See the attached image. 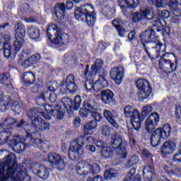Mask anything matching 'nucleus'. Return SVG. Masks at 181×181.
I'll use <instances>...</instances> for the list:
<instances>
[{"instance_id": "obj_1", "label": "nucleus", "mask_w": 181, "mask_h": 181, "mask_svg": "<svg viewBox=\"0 0 181 181\" xmlns=\"http://www.w3.org/2000/svg\"><path fill=\"white\" fill-rule=\"evenodd\" d=\"M44 110L45 111L42 112L40 111L39 108H35L28 112V121L31 122L32 126L25 125L23 120H21L17 126L18 128H21V127L24 128L27 134V137L31 139L34 146L37 145V146H42L43 148H45V144L46 143L39 139L40 132L50 129V123L45 122L40 117V115L43 117V114L45 115L49 114L46 112V108H44Z\"/></svg>"}, {"instance_id": "obj_2", "label": "nucleus", "mask_w": 181, "mask_h": 181, "mask_svg": "<svg viewBox=\"0 0 181 181\" xmlns=\"http://www.w3.org/2000/svg\"><path fill=\"white\" fill-rule=\"evenodd\" d=\"M140 39L144 45V43H156V46L153 47V51L156 52L155 54H152V56L156 57V59H158V57H160L159 65L160 69L162 68V64H168L170 66V71L169 73H173V71H176V65H175L174 63L172 62V61L169 59H165L163 57H166L168 55L171 54L173 57L175 59V64H177V58L176 57V55L173 54V53L170 54H163L166 47L163 46V45L160 44L159 42V37L155 36V30L152 29L146 30L141 35Z\"/></svg>"}, {"instance_id": "obj_3", "label": "nucleus", "mask_w": 181, "mask_h": 181, "mask_svg": "<svg viewBox=\"0 0 181 181\" xmlns=\"http://www.w3.org/2000/svg\"><path fill=\"white\" fill-rule=\"evenodd\" d=\"M59 105H56L54 109L52 106L49 105H44V108H45V112H47V115L45 113H42L43 118L45 119H52V117L57 118V119H63L64 118V112L63 110L66 108V110H71L73 108V100L69 98H64L62 99V103H59Z\"/></svg>"}, {"instance_id": "obj_4", "label": "nucleus", "mask_w": 181, "mask_h": 181, "mask_svg": "<svg viewBox=\"0 0 181 181\" xmlns=\"http://www.w3.org/2000/svg\"><path fill=\"white\" fill-rule=\"evenodd\" d=\"M94 142V138L93 136H88L86 138L84 136H78L75 141H72L69 146V157L71 160H77L80 155H83L84 150L83 146L84 145H88V144H93Z\"/></svg>"}, {"instance_id": "obj_5", "label": "nucleus", "mask_w": 181, "mask_h": 181, "mask_svg": "<svg viewBox=\"0 0 181 181\" xmlns=\"http://www.w3.org/2000/svg\"><path fill=\"white\" fill-rule=\"evenodd\" d=\"M15 37L16 40L13 42V47L10 44V49H8L10 52V57H15L16 53L23 47L25 43V35H26V28L25 25L22 24L20 21H18L15 25ZM13 52V53H12Z\"/></svg>"}, {"instance_id": "obj_6", "label": "nucleus", "mask_w": 181, "mask_h": 181, "mask_svg": "<svg viewBox=\"0 0 181 181\" xmlns=\"http://www.w3.org/2000/svg\"><path fill=\"white\" fill-rule=\"evenodd\" d=\"M2 165L4 168H11V169L14 170V174L13 177L14 180L18 179V181H32L30 176L28 175V170L25 171L18 172V168L16 165V156L13 153H11L8 156L5 157L3 160Z\"/></svg>"}, {"instance_id": "obj_7", "label": "nucleus", "mask_w": 181, "mask_h": 181, "mask_svg": "<svg viewBox=\"0 0 181 181\" xmlns=\"http://www.w3.org/2000/svg\"><path fill=\"white\" fill-rule=\"evenodd\" d=\"M94 12L91 4H86L75 9V18L80 22H86L88 26H94L95 23V16L92 13Z\"/></svg>"}, {"instance_id": "obj_8", "label": "nucleus", "mask_w": 181, "mask_h": 181, "mask_svg": "<svg viewBox=\"0 0 181 181\" xmlns=\"http://www.w3.org/2000/svg\"><path fill=\"white\" fill-rule=\"evenodd\" d=\"M47 34L49 40L54 45L63 46L69 42V35L67 34H62L60 28L55 24H49L47 28Z\"/></svg>"}, {"instance_id": "obj_9", "label": "nucleus", "mask_w": 181, "mask_h": 181, "mask_svg": "<svg viewBox=\"0 0 181 181\" xmlns=\"http://www.w3.org/2000/svg\"><path fill=\"white\" fill-rule=\"evenodd\" d=\"M76 169L79 176L97 175L101 172L100 165L93 161H81L77 163Z\"/></svg>"}, {"instance_id": "obj_10", "label": "nucleus", "mask_w": 181, "mask_h": 181, "mask_svg": "<svg viewBox=\"0 0 181 181\" xmlns=\"http://www.w3.org/2000/svg\"><path fill=\"white\" fill-rule=\"evenodd\" d=\"M170 125L166 124L163 126V129L158 128L151 134V144L152 146H158L160 144L161 139H168L170 136Z\"/></svg>"}, {"instance_id": "obj_11", "label": "nucleus", "mask_w": 181, "mask_h": 181, "mask_svg": "<svg viewBox=\"0 0 181 181\" xmlns=\"http://www.w3.org/2000/svg\"><path fill=\"white\" fill-rule=\"evenodd\" d=\"M124 116L126 118H130L133 128L138 131L141 128L142 119H141V114L138 110H135L132 106L127 105L124 109Z\"/></svg>"}, {"instance_id": "obj_12", "label": "nucleus", "mask_w": 181, "mask_h": 181, "mask_svg": "<svg viewBox=\"0 0 181 181\" xmlns=\"http://www.w3.org/2000/svg\"><path fill=\"white\" fill-rule=\"evenodd\" d=\"M44 162H49L52 166H55L58 170H64L66 169V163L64 158L57 153H49L42 157Z\"/></svg>"}, {"instance_id": "obj_13", "label": "nucleus", "mask_w": 181, "mask_h": 181, "mask_svg": "<svg viewBox=\"0 0 181 181\" xmlns=\"http://www.w3.org/2000/svg\"><path fill=\"white\" fill-rule=\"evenodd\" d=\"M85 112H90L96 122L101 121V115L97 112L98 111V103L93 98L88 99L83 103Z\"/></svg>"}, {"instance_id": "obj_14", "label": "nucleus", "mask_w": 181, "mask_h": 181, "mask_svg": "<svg viewBox=\"0 0 181 181\" xmlns=\"http://www.w3.org/2000/svg\"><path fill=\"white\" fill-rule=\"evenodd\" d=\"M135 84L139 90V97L140 100H146L151 95V93H152V88H151L149 82L144 78H139L136 81Z\"/></svg>"}, {"instance_id": "obj_15", "label": "nucleus", "mask_w": 181, "mask_h": 181, "mask_svg": "<svg viewBox=\"0 0 181 181\" xmlns=\"http://www.w3.org/2000/svg\"><path fill=\"white\" fill-rule=\"evenodd\" d=\"M60 90L62 94L66 93L74 94V93L77 91L78 87L74 82V75H69L65 81H62L61 83Z\"/></svg>"}, {"instance_id": "obj_16", "label": "nucleus", "mask_w": 181, "mask_h": 181, "mask_svg": "<svg viewBox=\"0 0 181 181\" xmlns=\"http://www.w3.org/2000/svg\"><path fill=\"white\" fill-rule=\"evenodd\" d=\"M30 169L34 175H37L40 179L47 180L49 176V170L42 165L37 163H31Z\"/></svg>"}, {"instance_id": "obj_17", "label": "nucleus", "mask_w": 181, "mask_h": 181, "mask_svg": "<svg viewBox=\"0 0 181 181\" xmlns=\"http://www.w3.org/2000/svg\"><path fill=\"white\" fill-rule=\"evenodd\" d=\"M9 49H11V36L8 34L0 33V50H4L6 59H9L11 53H13L9 51Z\"/></svg>"}, {"instance_id": "obj_18", "label": "nucleus", "mask_w": 181, "mask_h": 181, "mask_svg": "<svg viewBox=\"0 0 181 181\" xmlns=\"http://www.w3.org/2000/svg\"><path fill=\"white\" fill-rule=\"evenodd\" d=\"M159 121H160V116H159V113L153 112L150 114L145 121V128L147 132H152V131L158 127Z\"/></svg>"}, {"instance_id": "obj_19", "label": "nucleus", "mask_w": 181, "mask_h": 181, "mask_svg": "<svg viewBox=\"0 0 181 181\" xmlns=\"http://www.w3.org/2000/svg\"><path fill=\"white\" fill-rule=\"evenodd\" d=\"M4 161L0 160V181H18L19 178L14 180L15 170L8 168L5 173V165H2Z\"/></svg>"}, {"instance_id": "obj_20", "label": "nucleus", "mask_w": 181, "mask_h": 181, "mask_svg": "<svg viewBox=\"0 0 181 181\" xmlns=\"http://www.w3.org/2000/svg\"><path fill=\"white\" fill-rule=\"evenodd\" d=\"M14 138H16L17 140L10 144L11 145H13V151L16 152V153L23 152L25 148H26V145H25L26 139L21 136H14Z\"/></svg>"}, {"instance_id": "obj_21", "label": "nucleus", "mask_w": 181, "mask_h": 181, "mask_svg": "<svg viewBox=\"0 0 181 181\" xmlns=\"http://www.w3.org/2000/svg\"><path fill=\"white\" fill-rule=\"evenodd\" d=\"M110 77L115 81L116 84H121L124 78V68L119 66L113 68L110 71Z\"/></svg>"}, {"instance_id": "obj_22", "label": "nucleus", "mask_w": 181, "mask_h": 181, "mask_svg": "<svg viewBox=\"0 0 181 181\" xmlns=\"http://www.w3.org/2000/svg\"><path fill=\"white\" fill-rule=\"evenodd\" d=\"M12 136V131L7 129L3 130L0 132V144H13L15 141H17L16 138Z\"/></svg>"}, {"instance_id": "obj_23", "label": "nucleus", "mask_w": 181, "mask_h": 181, "mask_svg": "<svg viewBox=\"0 0 181 181\" xmlns=\"http://www.w3.org/2000/svg\"><path fill=\"white\" fill-rule=\"evenodd\" d=\"M97 148L102 149L100 151L101 155L106 158H111L114 153V149L111 147L107 146V144L103 141L96 142Z\"/></svg>"}, {"instance_id": "obj_24", "label": "nucleus", "mask_w": 181, "mask_h": 181, "mask_svg": "<svg viewBox=\"0 0 181 181\" xmlns=\"http://www.w3.org/2000/svg\"><path fill=\"white\" fill-rule=\"evenodd\" d=\"M152 12H153V10L148 8L139 13H132L133 17L132 18V22L135 23L139 22V21H142V19H146Z\"/></svg>"}, {"instance_id": "obj_25", "label": "nucleus", "mask_w": 181, "mask_h": 181, "mask_svg": "<svg viewBox=\"0 0 181 181\" xmlns=\"http://www.w3.org/2000/svg\"><path fill=\"white\" fill-rule=\"evenodd\" d=\"M104 117L106 118L107 121L110 122V125L113 127V128H118L119 126L117 122V118L118 117V115L115 112H111L110 110H105L103 112Z\"/></svg>"}, {"instance_id": "obj_26", "label": "nucleus", "mask_w": 181, "mask_h": 181, "mask_svg": "<svg viewBox=\"0 0 181 181\" xmlns=\"http://www.w3.org/2000/svg\"><path fill=\"white\" fill-rule=\"evenodd\" d=\"M176 149V143L173 141H166L161 147L160 152L163 155H170Z\"/></svg>"}, {"instance_id": "obj_27", "label": "nucleus", "mask_w": 181, "mask_h": 181, "mask_svg": "<svg viewBox=\"0 0 181 181\" xmlns=\"http://www.w3.org/2000/svg\"><path fill=\"white\" fill-rule=\"evenodd\" d=\"M100 98L103 104H110L112 103L114 93L110 90H102L100 93Z\"/></svg>"}, {"instance_id": "obj_28", "label": "nucleus", "mask_w": 181, "mask_h": 181, "mask_svg": "<svg viewBox=\"0 0 181 181\" xmlns=\"http://www.w3.org/2000/svg\"><path fill=\"white\" fill-rule=\"evenodd\" d=\"M11 104L9 96H5L3 92H0V111L5 112Z\"/></svg>"}, {"instance_id": "obj_29", "label": "nucleus", "mask_w": 181, "mask_h": 181, "mask_svg": "<svg viewBox=\"0 0 181 181\" xmlns=\"http://www.w3.org/2000/svg\"><path fill=\"white\" fill-rule=\"evenodd\" d=\"M48 96V98L50 103H54L57 101V94L55 92H47V93H42L39 98H37L38 101H43L45 103L46 101V97Z\"/></svg>"}, {"instance_id": "obj_30", "label": "nucleus", "mask_w": 181, "mask_h": 181, "mask_svg": "<svg viewBox=\"0 0 181 181\" xmlns=\"http://www.w3.org/2000/svg\"><path fill=\"white\" fill-rule=\"evenodd\" d=\"M54 13L57 19H63L66 13V5L64 3H59L55 6Z\"/></svg>"}, {"instance_id": "obj_31", "label": "nucleus", "mask_w": 181, "mask_h": 181, "mask_svg": "<svg viewBox=\"0 0 181 181\" xmlns=\"http://www.w3.org/2000/svg\"><path fill=\"white\" fill-rule=\"evenodd\" d=\"M104 66V62L101 59H96L95 63L91 66L92 72H90V76H95L97 73H100L103 70V66Z\"/></svg>"}, {"instance_id": "obj_32", "label": "nucleus", "mask_w": 181, "mask_h": 181, "mask_svg": "<svg viewBox=\"0 0 181 181\" xmlns=\"http://www.w3.org/2000/svg\"><path fill=\"white\" fill-rule=\"evenodd\" d=\"M120 8H137L139 0H119Z\"/></svg>"}, {"instance_id": "obj_33", "label": "nucleus", "mask_w": 181, "mask_h": 181, "mask_svg": "<svg viewBox=\"0 0 181 181\" xmlns=\"http://www.w3.org/2000/svg\"><path fill=\"white\" fill-rule=\"evenodd\" d=\"M108 87V82L103 76H100L98 81L95 82V93H98L100 90Z\"/></svg>"}, {"instance_id": "obj_34", "label": "nucleus", "mask_w": 181, "mask_h": 181, "mask_svg": "<svg viewBox=\"0 0 181 181\" xmlns=\"http://www.w3.org/2000/svg\"><path fill=\"white\" fill-rule=\"evenodd\" d=\"M112 25L115 26V29L117 30L119 36L121 37H124L125 36V33H127V31L125 30V28H122L121 25H122V21L120 18H115L112 21Z\"/></svg>"}, {"instance_id": "obj_35", "label": "nucleus", "mask_w": 181, "mask_h": 181, "mask_svg": "<svg viewBox=\"0 0 181 181\" xmlns=\"http://www.w3.org/2000/svg\"><path fill=\"white\" fill-rule=\"evenodd\" d=\"M97 121L92 120L91 122L86 123L83 127V134L84 135H91L93 134V129L97 128Z\"/></svg>"}, {"instance_id": "obj_36", "label": "nucleus", "mask_w": 181, "mask_h": 181, "mask_svg": "<svg viewBox=\"0 0 181 181\" xmlns=\"http://www.w3.org/2000/svg\"><path fill=\"white\" fill-rule=\"evenodd\" d=\"M22 77L24 84H27V86H30L35 83V77L33 72H25L23 74Z\"/></svg>"}, {"instance_id": "obj_37", "label": "nucleus", "mask_w": 181, "mask_h": 181, "mask_svg": "<svg viewBox=\"0 0 181 181\" xmlns=\"http://www.w3.org/2000/svg\"><path fill=\"white\" fill-rule=\"evenodd\" d=\"M116 151L117 155L122 156L124 159L127 158V141H123L121 143V145L118 146L116 148L114 149Z\"/></svg>"}, {"instance_id": "obj_38", "label": "nucleus", "mask_w": 181, "mask_h": 181, "mask_svg": "<svg viewBox=\"0 0 181 181\" xmlns=\"http://www.w3.org/2000/svg\"><path fill=\"white\" fill-rule=\"evenodd\" d=\"M136 170L132 168L123 181H141V175H135Z\"/></svg>"}, {"instance_id": "obj_39", "label": "nucleus", "mask_w": 181, "mask_h": 181, "mask_svg": "<svg viewBox=\"0 0 181 181\" xmlns=\"http://www.w3.org/2000/svg\"><path fill=\"white\" fill-rule=\"evenodd\" d=\"M37 62H39V56L32 55L23 62L22 66L24 69H28V67L32 66V64H36Z\"/></svg>"}, {"instance_id": "obj_40", "label": "nucleus", "mask_w": 181, "mask_h": 181, "mask_svg": "<svg viewBox=\"0 0 181 181\" xmlns=\"http://www.w3.org/2000/svg\"><path fill=\"white\" fill-rule=\"evenodd\" d=\"M152 24L153 28H156V30L159 32V30H160V29H162V28H163L166 25V23L165 22L163 18L161 19L160 18L154 17L153 18Z\"/></svg>"}, {"instance_id": "obj_41", "label": "nucleus", "mask_w": 181, "mask_h": 181, "mask_svg": "<svg viewBox=\"0 0 181 181\" xmlns=\"http://www.w3.org/2000/svg\"><path fill=\"white\" fill-rule=\"evenodd\" d=\"M0 84L6 86V87H12V83H11V76L8 74H4L0 75Z\"/></svg>"}, {"instance_id": "obj_42", "label": "nucleus", "mask_w": 181, "mask_h": 181, "mask_svg": "<svg viewBox=\"0 0 181 181\" xmlns=\"http://www.w3.org/2000/svg\"><path fill=\"white\" fill-rule=\"evenodd\" d=\"M28 35L31 39H37L40 36L39 28L31 26L28 29Z\"/></svg>"}, {"instance_id": "obj_43", "label": "nucleus", "mask_w": 181, "mask_h": 181, "mask_svg": "<svg viewBox=\"0 0 181 181\" xmlns=\"http://www.w3.org/2000/svg\"><path fill=\"white\" fill-rule=\"evenodd\" d=\"M122 140L121 139V137L118 136L117 134H115L112 136V139L110 141V145L113 149H116V148H118L122 144Z\"/></svg>"}, {"instance_id": "obj_44", "label": "nucleus", "mask_w": 181, "mask_h": 181, "mask_svg": "<svg viewBox=\"0 0 181 181\" xmlns=\"http://www.w3.org/2000/svg\"><path fill=\"white\" fill-rule=\"evenodd\" d=\"M117 176H118V172L114 169L107 170L104 173V177L106 180H110V179H113Z\"/></svg>"}, {"instance_id": "obj_45", "label": "nucleus", "mask_w": 181, "mask_h": 181, "mask_svg": "<svg viewBox=\"0 0 181 181\" xmlns=\"http://www.w3.org/2000/svg\"><path fill=\"white\" fill-rule=\"evenodd\" d=\"M152 110H153V109L152 108V106H151V105L144 106L142 108V110H141V121H144V119H145V118H146L150 112H152Z\"/></svg>"}, {"instance_id": "obj_46", "label": "nucleus", "mask_w": 181, "mask_h": 181, "mask_svg": "<svg viewBox=\"0 0 181 181\" xmlns=\"http://www.w3.org/2000/svg\"><path fill=\"white\" fill-rule=\"evenodd\" d=\"M16 122V120L15 119L7 118L1 124V127H2V128H11Z\"/></svg>"}, {"instance_id": "obj_47", "label": "nucleus", "mask_w": 181, "mask_h": 181, "mask_svg": "<svg viewBox=\"0 0 181 181\" xmlns=\"http://www.w3.org/2000/svg\"><path fill=\"white\" fill-rule=\"evenodd\" d=\"M144 176H147L148 179H152V176L153 175V168L151 165H146L144 167L143 170Z\"/></svg>"}, {"instance_id": "obj_48", "label": "nucleus", "mask_w": 181, "mask_h": 181, "mask_svg": "<svg viewBox=\"0 0 181 181\" xmlns=\"http://www.w3.org/2000/svg\"><path fill=\"white\" fill-rule=\"evenodd\" d=\"M81 105V97L80 95H76L72 101V108L77 111L78 108H80V105Z\"/></svg>"}, {"instance_id": "obj_49", "label": "nucleus", "mask_w": 181, "mask_h": 181, "mask_svg": "<svg viewBox=\"0 0 181 181\" xmlns=\"http://www.w3.org/2000/svg\"><path fill=\"white\" fill-rule=\"evenodd\" d=\"M95 83L93 81L86 80L85 83V88L86 91H91L92 93L95 91Z\"/></svg>"}, {"instance_id": "obj_50", "label": "nucleus", "mask_w": 181, "mask_h": 181, "mask_svg": "<svg viewBox=\"0 0 181 181\" xmlns=\"http://www.w3.org/2000/svg\"><path fill=\"white\" fill-rule=\"evenodd\" d=\"M139 163V157L134 156L132 157L127 163V168H132Z\"/></svg>"}, {"instance_id": "obj_51", "label": "nucleus", "mask_w": 181, "mask_h": 181, "mask_svg": "<svg viewBox=\"0 0 181 181\" xmlns=\"http://www.w3.org/2000/svg\"><path fill=\"white\" fill-rule=\"evenodd\" d=\"M11 110L17 114H21V111H22V107L21 106V103L16 101L14 102L11 105Z\"/></svg>"}, {"instance_id": "obj_52", "label": "nucleus", "mask_w": 181, "mask_h": 181, "mask_svg": "<svg viewBox=\"0 0 181 181\" xmlns=\"http://www.w3.org/2000/svg\"><path fill=\"white\" fill-rule=\"evenodd\" d=\"M100 131L104 136H110V135H111V129L109 126L103 125L101 127Z\"/></svg>"}, {"instance_id": "obj_53", "label": "nucleus", "mask_w": 181, "mask_h": 181, "mask_svg": "<svg viewBox=\"0 0 181 181\" xmlns=\"http://www.w3.org/2000/svg\"><path fill=\"white\" fill-rule=\"evenodd\" d=\"M173 16L172 17L173 22H177L181 16V11L180 9H175L173 12Z\"/></svg>"}, {"instance_id": "obj_54", "label": "nucleus", "mask_w": 181, "mask_h": 181, "mask_svg": "<svg viewBox=\"0 0 181 181\" xmlns=\"http://www.w3.org/2000/svg\"><path fill=\"white\" fill-rule=\"evenodd\" d=\"M29 8V4H25L21 6V11L23 13H32V9Z\"/></svg>"}, {"instance_id": "obj_55", "label": "nucleus", "mask_w": 181, "mask_h": 181, "mask_svg": "<svg viewBox=\"0 0 181 181\" xmlns=\"http://www.w3.org/2000/svg\"><path fill=\"white\" fill-rule=\"evenodd\" d=\"M56 88H57V82L56 81L49 83L47 86V90H49V93H54V91H56Z\"/></svg>"}, {"instance_id": "obj_56", "label": "nucleus", "mask_w": 181, "mask_h": 181, "mask_svg": "<svg viewBox=\"0 0 181 181\" xmlns=\"http://www.w3.org/2000/svg\"><path fill=\"white\" fill-rule=\"evenodd\" d=\"M173 161L177 163H181V151H177L173 157Z\"/></svg>"}, {"instance_id": "obj_57", "label": "nucleus", "mask_w": 181, "mask_h": 181, "mask_svg": "<svg viewBox=\"0 0 181 181\" xmlns=\"http://www.w3.org/2000/svg\"><path fill=\"white\" fill-rule=\"evenodd\" d=\"M170 16V13L167 10H163L161 11V19H168Z\"/></svg>"}, {"instance_id": "obj_58", "label": "nucleus", "mask_w": 181, "mask_h": 181, "mask_svg": "<svg viewBox=\"0 0 181 181\" xmlns=\"http://www.w3.org/2000/svg\"><path fill=\"white\" fill-rule=\"evenodd\" d=\"M175 117L177 119H181V107L177 105L175 108Z\"/></svg>"}, {"instance_id": "obj_59", "label": "nucleus", "mask_w": 181, "mask_h": 181, "mask_svg": "<svg viewBox=\"0 0 181 181\" xmlns=\"http://www.w3.org/2000/svg\"><path fill=\"white\" fill-rule=\"evenodd\" d=\"M86 181H104V180L103 179V177L97 175L93 179L91 178V177H88Z\"/></svg>"}, {"instance_id": "obj_60", "label": "nucleus", "mask_w": 181, "mask_h": 181, "mask_svg": "<svg viewBox=\"0 0 181 181\" xmlns=\"http://www.w3.org/2000/svg\"><path fill=\"white\" fill-rule=\"evenodd\" d=\"M74 124L75 128H78L80 125H81V120L80 119V117H76L74 122Z\"/></svg>"}, {"instance_id": "obj_61", "label": "nucleus", "mask_w": 181, "mask_h": 181, "mask_svg": "<svg viewBox=\"0 0 181 181\" xmlns=\"http://www.w3.org/2000/svg\"><path fill=\"white\" fill-rule=\"evenodd\" d=\"M98 49L101 52L103 50H105L107 49V46L105 45V42H100L98 44Z\"/></svg>"}, {"instance_id": "obj_62", "label": "nucleus", "mask_w": 181, "mask_h": 181, "mask_svg": "<svg viewBox=\"0 0 181 181\" xmlns=\"http://www.w3.org/2000/svg\"><path fill=\"white\" fill-rule=\"evenodd\" d=\"M156 8H163V2L162 0H156Z\"/></svg>"}, {"instance_id": "obj_63", "label": "nucleus", "mask_w": 181, "mask_h": 181, "mask_svg": "<svg viewBox=\"0 0 181 181\" xmlns=\"http://www.w3.org/2000/svg\"><path fill=\"white\" fill-rule=\"evenodd\" d=\"M66 8L68 10L72 9L73 8V1H68L66 4Z\"/></svg>"}, {"instance_id": "obj_64", "label": "nucleus", "mask_w": 181, "mask_h": 181, "mask_svg": "<svg viewBox=\"0 0 181 181\" xmlns=\"http://www.w3.org/2000/svg\"><path fill=\"white\" fill-rule=\"evenodd\" d=\"M128 37L130 40H132L133 39L135 38V31H131L129 34H128Z\"/></svg>"}]
</instances>
